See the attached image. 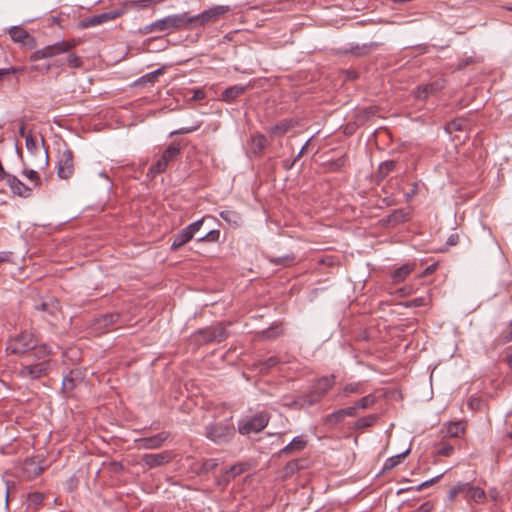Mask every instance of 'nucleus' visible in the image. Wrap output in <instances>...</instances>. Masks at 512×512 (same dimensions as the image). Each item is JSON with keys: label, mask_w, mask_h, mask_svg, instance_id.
<instances>
[{"label": "nucleus", "mask_w": 512, "mask_h": 512, "mask_svg": "<svg viewBox=\"0 0 512 512\" xmlns=\"http://www.w3.org/2000/svg\"><path fill=\"white\" fill-rule=\"evenodd\" d=\"M279 360L277 357H269L268 359H266L265 361L261 362L259 364V371L261 373H265L267 372L268 370H270L271 368H273L274 366H276L278 364Z\"/></svg>", "instance_id": "a19ab883"}, {"label": "nucleus", "mask_w": 512, "mask_h": 512, "mask_svg": "<svg viewBox=\"0 0 512 512\" xmlns=\"http://www.w3.org/2000/svg\"><path fill=\"white\" fill-rule=\"evenodd\" d=\"M193 237L190 235L186 228L180 230L173 239L171 244V250L176 251L186 243H188Z\"/></svg>", "instance_id": "5701e85b"}, {"label": "nucleus", "mask_w": 512, "mask_h": 512, "mask_svg": "<svg viewBox=\"0 0 512 512\" xmlns=\"http://www.w3.org/2000/svg\"><path fill=\"white\" fill-rule=\"evenodd\" d=\"M119 320V314L118 313H110L105 314L101 316V318L96 320V329H108L110 326H112L114 323H116Z\"/></svg>", "instance_id": "a878e982"}, {"label": "nucleus", "mask_w": 512, "mask_h": 512, "mask_svg": "<svg viewBox=\"0 0 512 512\" xmlns=\"http://www.w3.org/2000/svg\"><path fill=\"white\" fill-rule=\"evenodd\" d=\"M219 215L224 221L230 225H233L234 227H240L242 225V217L237 211L223 210Z\"/></svg>", "instance_id": "393cba45"}, {"label": "nucleus", "mask_w": 512, "mask_h": 512, "mask_svg": "<svg viewBox=\"0 0 512 512\" xmlns=\"http://www.w3.org/2000/svg\"><path fill=\"white\" fill-rule=\"evenodd\" d=\"M38 338L32 330H24L15 337L10 338L7 343V351L18 356H25L33 353L39 348Z\"/></svg>", "instance_id": "f03ea898"}, {"label": "nucleus", "mask_w": 512, "mask_h": 512, "mask_svg": "<svg viewBox=\"0 0 512 512\" xmlns=\"http://www.w3.org/2000/svg\"><path fill=\"white\" fill-rule=\"evenodd\" d=\"M396 167V162L394 160L384 161L379 165L377 171V177L379 179H384L391 171H393Z\"/></svg>", "instance_id": "72a5a7b5"}, {"label": "nucleus", "mask_w": 512, "mask_h": 512, "mask_svg": "<svg viewBox=\"0 0 512 512\" xmlns=\"http://www.w3.org/2000/svg\"><path fill=\"white\" fill-rule=\"evenodd\" d=\"M5 183L9 186L14 195L22 198H28L32 195L33 187L24 184L15 175L10 174L5 180Z\"/></svg>", "instance_id": "2eb2a0df"}, {"label": "nucleus", "mask_w": 512, "mask_h": 512, "mask_svg": "<svg viewBox=\"0 0 512 512\" xmlns=\"http://www.w3.org/2000/svg\"><path fill=\"white\" fill-rule=\"evenodd\" d=\"M321 398L322 397L313 389L311 392L299 396L290 406L297 408L309 407L319 402Z\"/></svg>", "instance_id": "6ab92c4d"}, {"label": "nucleus", "mask_w": 512, "mask_h": 512, "mask_svg": "<svg viewBox=\"0 0 512 512\" xmlns=\"http://www.w3.org/2000/svg\"><path fill=\"white\" fill-rule=\"evenodd\" d=\"M270 416L266 412H260L245 422L239 423L238 431L242 435L261 432L269 422Z\"/></svg>", "instance_id": "0eeeda50"}, {"label": "nucleus", "mask_w": 512, "mask_h": 512, "mask_svg": "<svg viewBox=\"0 0 512 512\" xmlns=\"http://www.w3.org/2000/svg\"><path fill=\"white\" fill-rule=\"evenodd\" d=\"M8 33L11 39L16 43L26 45L29 43V41H33V38L30 36V34L20 26L10 27Z\"/></svg>", "instance_id": "412c9836"}, {"label": "nucleus", "mask_w": 512, "mask_h": 512, "mask_svg": "<svg viewBox=\"0 0 512 512\" xmlns=\"http://www.w3.org/2000/svg\"><path fill=\"white\" fill-rule=\"evenodd\" d=\"M466 125H467V122L465 120H463V119H456V120L451 121L448 124L447 130L449 132L461 131V130H464Z\"/></svg>", "instance_id": "37998d69"}, {"label": "nucleus", "mask_w": 512, "mask_h": 512, "mask_svg": "<svg viewBox=\"0 0 512 512\" xmlns=\"http://www.w3.org/2000/svg\"><path fill=\"white\" fill-rule=\"evenodd\" d=\"M465 425L463 422H450L446 428V435L458 438L464 434Z\"/></svg>", "instance_id": "7c9ffc66"}, {"label": "nucleus", "mask_w": 512, "mask_h": 512, "mask_svg": "<svg viewBox=\"0 0 512 512\" xmlns=\"http://www.w3.org/2000/svg\"><path fill=\"white\" fill-rule=\"evenodd\" d=\"M458 494H461V483L458 485L453 486L449 489L448 492V498L449 500L453 501L457 497Z\"/></svg>", "instance_id": "603ef678"}, {"label": "nucleus", "mask_w": 512, "mask_h": 512, "mask_svg": "<svg viewBox=\"0 0 512 512\" xmlns=\"http://www.w3.org/2000/svg\"><path fill=\"white\" fill-rule=\"evenodd\" d=\"M25 146L31 154H33L35 157H39L37 162L34 163L35 166H37L39 169H43L48 166V151L46 149L39 148L36 138L31 133L27 134L26 136Z\"/></svg>", "instance_id": "9d476101"}, {"label": "nucleus", "mask_w": 512, "mask_h": 512, "mask_svg": "<svg viewBox=\"0 0 512 512\" xmlns=\"http://www.w3.org/2000/svg\"><path fill=\"white\" fill-rule=\"evenodd\" d=\"M441 477V475L433 478V479H430L428 481H425L423 483H421L420 485L417 486V490L420 491L422 490L424 487H428L430 485H432L433 483H435L439 478Z\"/></svg>", "instance_id": "13d9d810"}, {"label": "nucleus", "mask_w": 512, "mask_h": 512, "mask_svg": "<svg viewBox=\"0 0 512 512\" xmlns=\"http://www.w3.org/2000/svg\"><path fill=\"white\" fill-rule=\"evenodd\" d=\"M376 402V397L373 394L366 395L359 399L355 404L357 405L358 409L365 410Z\"/></svg>", "instance_id": "58836bf2"}, {"label": "nucleus", "mask_w": 512, "mask_h": 512, "mask_svg": "<svg viewBox=\"0 0 512 512\" xmlns=\"http://www.w3.org/2000/svg\"><path fill=\"white\" fill-rule=\"evenodd\" d=\"M44 500V494L40 492H32L28 495V506L33 507L34 510L39 509Z\"/></svg>", "instance_id": "c9c22d12"}, {"label": "nucleus", "mask_w": 512, "mask_h": 512, "mask_svg": "<svg viewBox=\"0 0 512 512\" xmlns=\"http://www.w3.org/2000/svg\"><path fill=\"white\" fill-rule=\"evenodd\" d=\"M415 264H404L401 267L397 268L391 275L393 283H400L404 281L410 273L414 270Z\"/></svg>", "instance_id": "4be33fe9"}, {"label": "nucleus", "mask_w": 512, "mask_h": 512, "mask_svg": "<svg viewBox=\"0 0 512 512\" xmlns=\"http://www.w3.org/2000/svg\"><path fill=\"white\" fill-rule=\"evenodd\" d=\"M435 269H436V264H431L430 266H428V267L424 270L423 275H425V276H426V275H429V274H431L432 272H434V271H435Z\"/></svg>", "instance_id": "0e129e2a"}, {"label": "nucleus", "mask_w": 512, "mask_h": 512, "mask_svg": "<svg viewBox=\"0 0 512 512\" xmlns=\"http://www.w3.org/2000/svg\"><path fill=\"white\" fill-rule=\"evenodd\" d=\"M181 152V146L179 143L170 144L162 153L161 157L153 164L148 171V175L155 177L157 174L164 173Z\"/></svg>", "instance_id": "423d86ee"}, {"label": "nucleus", "mask_w": 512, "mask_h": 512, "mask_svg": "<svg viewBox=\"0 0 512 512\" xmlns=\"http://www.w3.org/2000/svg\"><path fill=\"white\" fill-rule=\"evenodd\" d=\"M230 11V7L227 5H217L214 7H211L202 13L189 17L190 24L191 23H198L199 25H205L210 22H215L218 20L221 16L228 13Z\"/></svg>", "instance_id": "1a4fd4ad"}, {"label": "nucleus", "mask_w": 512, "mask_h": 512, "mask_svg": "<svg viewBox=\"0 0 512 512\" xmlns=\"http://www.w3.org/2000/svg\"><path fill=\"white\" fill-rule=\"evenodd\" d=\"M409 451L410 450L407 449L403 453L388 458L384 463L383 470H391L396 467L408 455Z\"/></svg>", "instance_id": "f704fd0d"}, {"label": "nucleus", "mask_w": 512, "mask_h": 512, "mask_svg": "<svg viewBox=\"0 0 512 512\" xmlns=\"http://www.w3.org/2000/svg\"><path fill=\"white\" fill-rule=\"evenodd\" d=\"M155 3H157V0H137L135 1V6L139 8H147Z\"/></svg>", "instance_id": "5fc2aeb1"}, {"label": "nucleus", "mask_w": 512, "mask_h": 512, "mask_svg": "<svg viewBox=\"0 0 512 512\" xmlns=\"http://www.w3.org/2000/svg\"><path fill=\"white\" fill-rule=\"evenodd\" d=\"M171 460L169 452L164 451L156 454H144L141 457V462L147 469H153L162 466Z\"/></svg>", "instance_id": "dca6fc26"}, {"label": "nucleus", "mask_w": 512, "mask_h": 512, "mask_svg": "<svg viewBox=\"0 0 512 512\" xmlns=\"http://www.w3.org/2000/svg\"><path fill=\"white\" fill-rule=\"evenodd\" d=\"M280 331L278 327H272L263 332V337L267 339L275 338L279 335Z\"/></svg>", "instance_id": "864d4df0"}, {"label": "nucleus", "mask_w": 512, "mask_h": 512, "mask_svg": "<svg viewBox=\"0 0 512 512\" xmlns=\"http://www.w3.org/2000/svg\"><path fill=\"white\" fill-rule=\"evenodd\" d=\"M50 356L51 349L46 344H41L21 362L17 371L18 376L27 380H36L46 376L52 367Z\"/></svg>", "instance_id": "f257e3e1"}, {"label": "nucleus", "mask_w": 512, "mask_h": 512, "mask_svg": "<svg viewBox=\"0 0 512 512\" xmlns=\"http://www.w3.org/2000/svg\"><path fill=\"white\" fill-rule=\"evenodd\" d=\"M57 175L61 179H69L74 173V156L70 148L59 150L57 161Z\"/></svg>", "instance_id": "6e6552de"}, {"label": "nucleus", "mask_w": 512, "mask_h": 512, "mask_svg": "<svg viewBox=\"0 0 512 512\" xmlns=\"http://www.w3.org/2000/svg\"><path fill=\"white\" fill-rule=\"evenodd\" d=\"M220 237L219 230H210L203 237L198 239V242L208 241V242H217Z\"/></svg>", "instance_id": "a18cd8bd"}, {"label": "nucleus", "mask_w": 512, "mask_h": 512, "mask_svg": "<svg viewBox=\"0 0 512 512\" xmlns=\"http://www.w3.org/2000/svg\"><path fill=\"white\" fill-rule=\"evenodd\" d=\"M204 219H205V217H203L185 227L192 237H194V235L201 229Z\"/></svg>", "instance_id": "de8ad7c7"}, {"label": "nucleus", "mask_w": 512, "mask_h": 512, "mask_svg": "<svg viewBox=\"0 0 512 512\" xmlns=\"http://www.w3.org/2000/svg\"><path fill=\"white\" fill-rule=\"evenodd\" d=\"M121 15V12L119 11H108L103 12L98 15H93L91 17L85 18L79 23V27L82 29L89 28V27H95L98 25H101L103 23L112 21L119 17Z\"/></svg>", "instance_id": "ddd939ff"}, {"label": "nucleus", "mask_w": 512, "mask_h": 512, "mask_svg": "<svg viewBox=\"0 0 512 512\" xmlns=\"http://www.w3.org/2000/svg\"><path fill=\"white\" fill-rule=\"evenodd\" d=\"M341 410H342L344 417H354L357 415V411L359 409H358L357 405L355 404L354 406L343 408Z\"/></svg>", "instance_id": "3c124183"}, {"label": "nucleus", "mask_w": 512, "mask_h": 512, "mask_svg": "<svg viewBox=\"0 0 512 512\" xmlns=\"http://www.w3.org/2000/svg\"><path fill=\"white\" fill-rule=\"evenodd\" d=\"M426 304H427V298H425V297L414 298V299H411V300H408V301L402 303V305L407 308L420 307V306H424Z\"/></svg>", "instance_id": "c03bdc74"}, {"label": "nucleus", "mask_w": 512, "mask_h": 512, "mask_svg": "<svg viewBox=\"0 0 512 512\" xmlns=\"http://www.w3.org/2000/svg\"><path fill=\"white\" fill-rule=\"evenodd\" d=\"M443 89V84L440 81H435L426 85L418 86L414 91V96L417 99L425 100L429 95L436 94Z\"/></svg>", "instance_id": "a211bd4d"}, {"label": "nucleus", "mask_w": 512, "mask_h": 512, "mask_svg": "<svg viewBox=\"0 0 512 512\" xmlns=\"http://www.w3.org/2000/svg\"><path fill=\"white\" fill-rule=\"evenodd\" d=\"M489 495L492 499L496 500L498 497V491L495 488L489 490Z\"/></svg>", "instance_id": "338daca9"}, {"label": "nucleus", "mask_w": 512, "mask_h": 512, "mask_svg": "<svg viewBox=\"0 0 512 512\" xmlns=\"http://www.w3.org/2000/svg\"><path fill=\"white\" fill-rule=\"evenodd\" d=\"M437 452L439 455L448 457L454 452V447L449 443H442Z\"/></svg>", "instance_id": "8fccbe9b"}, {"label": "nucleus", "mask_w": 512, "mask_h": 512, "mask_svg": "<svg viewBox=\"0 0 512 512\" xmlns=\"http://www.w3.org/2000/svg\"><path fill=\"white\" fill-rule=\"evenodd\" d=\"M461 494L466 500H473L476 503H482L486 499V493L483 489L469 483H461Z\"/></svg>", "instance_id": "f3484780"}, {"label": "nucleus", "mask_w": 512, "mask_h": 512, "mask_svg": "<svg viewBox=\"0 0 512 512\" xmlns=\"http://www.w3.org/2000/svg\"><path fill=\"white\" fill-rule=\"evenodd\" d=\"M334 385V377H322L320 378L316 384L314 385L313 389L321 396L323 397Z\"/></svg>", "instance_id": "b1692460"}, {"label": "nucleus", "mask_w": 512, "mask_h": 512, "mask_svg": "<svg viewBox=\"0 0 512 512\" xmlns=\"http://www.w3.org/2000/svg\"><path fill=\"white\" fill-rule=\"evenodd\" d=\"M457 241H458V236L457 235H451L448 239V244L450 245H456L457 244Z\"/></svg>", "instance_id": "69168bd1"}, {"label": "nucleus", "mask_w": 512, "mask_h": 512, "mask_svg": "<svg viewBox=\"0 0 512 512\" xmlns=\"http://www.w3.org/2000/svg\"><path fill=\"white\" fill-rule=\"evenodd\" d=\"M189 24L190 20L187 13L173 14L144 26L140 31L142 34L166 32L184 28Z\"/></svg>", "instance_id": "7ed1b4c3"}, {"label": "nucleus", "mask_w": 512, "mask_h": 512, "mask_svg": "<svg viewBox=\"0 0 512 512\" xmlns=\"http://www.w3.org/2000/svg\"><path fill=\"white\" fill-rule=\"evenodd\" d=\"M344 419H345V417H344V415L342 413V410L339 409V410H336V411L326 415L323 418V423L325 425L330 426V427H334L337 424L341 423Z\"/></svg>", "instance_id": "2f4dec72"}, {"label": "nucleus", "mask_w": 512, "mask_h": 512, "mask_svg": "<svg viewBox=\"0 0 512 512\" xmlns=\"http://www.w3.org/2000/svg\"><path fill=\"white\" fill-rule=\"evenodd\" d=\"M309 144V141H307L304 146L302 147V149L300 150V152L298 153V155L295 157V159L293 160L292 164L290 166H288L287 168L290 169L292 167V165H294V163L303 155L304 153V150L306 149V147L308 146Z\"/></svg>", "instance_id": "052dcab7"}, {"label": "nucleus", "mask_w": 512, "mask_h": 512, "mask_svg": "<svg viewBox=\"0 0 512 512\" xmlns=\"http://www.w3.org/2000/svg\"><path fill=\"white\" fill-rule=\"evenodd\" d=\"M34 307L36 310L43 312L45 314L44 319L50 323L60 313L59 302L54 297L43 299L39 304H35Z\"/></svg>", "instance_id": "9b49d317"}, {"label": "nucleus", "mask_w": 512, "mask_h": 512, "mask_svg": "<svg viewBox=\"0 0 512 512\" xmlns=\"http://www.w3.org/2000/svg\"><path fill=\"white\" fill-rule=\"evenodd\" d=\"M14 70L12 68H3V69H0V81L3 80V77L8 75V74H11L13 73Z\"/></svg>", "instance_id": "e2e57ef3"}, {"label": "nucleus", "mask_w": 512, "mask_h": 512, "mask_svg": "<svg viewBox=\"0 0 512 512\" xmlns=\"http://www.w3.org/2000/svg\"><path fill=\"white\" fill-rule=\"evenodd\" d=\"M267 143L266 137L262 134H258L252 137L251 150L254 154H261Z\"/></svg>", "instance_id": "473e14b6"}, {"label": "nucleus", "mask_w": 512, "mask_h": 512, "mask_svg": "<svg viewBox=\"0 0 512 512\" xmlns=\"http://www.w3.org/2000/svg\"><path fill=\"white\" fill-rule=\"evenodd\" d=\"M410 218H411V213L409 211H406L403 209H398V210L393 211L388 216V222L392 225H397V224L404 223V222L410 220Z\"/></svg>", "instance_id": "bb28decb"}, {"label": "nucleus", "mask_w": 512, "mask_h": 512, "mask_svg": "<svg viewBox=\"0 0 512 512\" xmlns=\"http://www.w3.org/2000/svg\"><path fill=\"white\" fill-rule=\"evenodd\" d=\"M197 333L203 336L205 342H221L228 336L226 328L222 324L201 329Z\"/></svg>", "instance_id": "4468645a"}, {"label": "nucleus", "mask_w": 512, "mask_h": 512, "mask_svg": "<svg viewBox=\"0 0 512 512\" xmlns=\"http://www.w3.org/2000/svg\"><path fill=\"white\" fill-rule=\"evenodd\" d=\"M306 443L302 436H297L281 450V453L288 454L294 450L300 451L305 448Z\"/></svg>", "instance_id": "c756f323"}, {"label": "nucleus", "mask_w": 512, "mask_h": 512, "mask_svg": "<svg viewBox=\"0 0 512 512\" xmlns=\"http://www.w3.org/2000/svg\"><path fill=\"white\" fill-rule=\"evenodd\" d=\"M22 175L26 177L30 182H32L33 188L39 187L41 185V179L35 170L25 168L22 171Z\"/></svg>", "instance_id": "e433bc0d"}, {"label": "nucleus", "mask_w": 512, "mask_h": 512, "mask_svg": "<svg viewBox=\"0 0 512 512\" xmlns=\"http://www.w3.org/2000/svg\"><path fill=\"white\" fill-rule=\"evenodd\" d=\"M168 432H161L150 437L139 438L134 441L137 449H158L168 439Z\"/></svg>", "instance_id": "f8f14e48"}, {"label": "nucleus", "mask_w": 512, "mask_h": 512, "mask_svg": "<svg viewBox=\"0 0 512 512\" xmlns=\"http://www.w3.org/2000/svg\"><path fill=\"white\" fill-rule=\"evenodd\" d=\"M433 508L432 503L425 502L417 508V512H430Z\"/></svg>", "instance_id": "4d7b16f0"}, {"label": "nucleus", "mask_w": 512, "mask_h": 512, "mask_svg": "<svg viewBox=\"0 0 512 512\" xmlns=\"http://www.w3.org/2000/svg\"><path fill=\"white\" fill-rule=\"evenodd\" d=\"M79 42L77 40H63L56 42L52 45L45 46L41 49L36 50L31 54V61H39L41 59H47L54 57L56 55L69 52L73 48H75Z\"/></svg>", "instance_id": "39448f33"}, {"label": "nucleus", "mask_w": 512, "mask_h": 512, "mask_svg": "<svg viewBox=\"0 0 512 512\" xmlns=\"http://www.w3.org/2000/svg\"><path fill=\"white\" fill-rule=\"evenodd\" d=\"M67 64L72 68H80L83 64L82 60L74 53L67 56Z\"/></svg>", "instance_id": "09e8293b"}, {"label": "nucleus", "mask_w": 512, "mask_h": 512, "mask_svg": "<svg viewBox=\"0 0 512 512\" xmlns=\"http://www.w3.org/2000/svg\"><path fill=\"white\" fill-rule=\"evenodd\" d=\"M248 86L233 85L226 88L221 94V100L226 103H232L235 99L243 95L247 91Z\"/></svg>", "instance_id": "aec40b11"}, {"label": "nucleus", "mask_w": 512, "mask_h": 512, "mask_svg": "<svg viewBox=\"0 0 512 512\" xmlns=\"http://www.w3.org/2000/svg\"><path fill=\"white\" fill-rule=\"evenodd\" d=\"M72 375H73V371H71L68 375H66L63 378V381H62V391L65 394L70 393L76 387L75 379L73 378Z\"/></svg>", "instance_id": "4c0bfd02"}, {"label": "nucleus", "mask_w": 512, "mask_h": 512, "mask_svg": "<svg viewBox=\"0 0 512 512\" xmlns=\"http://www.w3.org/2000/svg\"><path fill=\"white\" fill-rule=\"evenodd\" d=\"M200 127H201V122H196L192 126L182 127V128L172 131L170 133V136L192 133V132L198 130Z\"/></svg>", "instance_id": "79ce46f5"}, {"label": "nucleus", "mask_w": 512, "mask_h": 512, "mask_svg": "<svg viewBox=\"0 0 512 512\" xmlns=\"http://www.w3.org/2000/svg\"><path fill=\"white\" fill-rule=\"evenodd\" d=\"M235 435V427L230 419L213 422L205 426V436L215 444H226Z\"/></svg>", "instance_id": "20e7f679"}, {"label": "nucleus", "mask_w": 512, "mask_h": 512, "mask_svg": "<svg viewBox=\"0 0 512 512\" xmlns=\"http://www.w3.org/2000/svg\"><path fill=\"white\" fill-rule=\"evenodd\" d=\"M293 126V123L291 120H288V119H284L282 121H280L279 123L271 126L268 131L273 134V135H276V136H282L284 135L286 132H288Z\"/></svg>", "instance_id": "c85d7f7f"}, {"label": "nucleus", "mask_w": 512, "mask_h": 512, "mask_svg": "<svg viewBox=\"0 0 512 512\" xmlns=\"http://www.w3.org/2000/svg\"><path fill=\"white\" fill-rule=\"evenodd\" d=\"M23 469L29 478L37 476L42 472V468L35 465L32 461H25V467Z\"/></svg>", "instance_id": "ea45409f"}, {"label": "nucleus", "mask_w": 512, "mask_h": 512, "mask_svg": "<svg viewBox=\"0 0 512 512\" xmlns=\"http://www.w3.org/2000/svg\"><path fill=\"white\" fill-rule=\"evenodd\" d=\"M19 135L26 139L27 134L25 132V124L23 122H22V124H21V126L19 128Z\"/></svg>", "instance_id": "774afa93"}, {"label": "nucleus", "mask_w": 512, "mask_h": 512, "mask_svg": "<svg viewBox=\"0 0 512 512\" xmlns=\"http://www.w3.org/2000/svg\"><path fill=\"white\" fill-rule=\"evenodd\" d=\"M377 419H378V416L375 414L363 416L354 422L351 429L362 430V429L371 427L376 423Z\"/></svg>", "instance_id": "cd10ccee"}, {"label": "nucleus", "mask_w": 512, "mask_h": 512, "mask_svg": "<svg viewBox=\"0 0 512 512\" xmlns=\"http://www.w3.org/2000/svg\"><path fill=\"white\" fill-rule=\"evenodd\" d=\"M360 392H361V384L360 383H349L342 390V393L345 396L353 394V393H360Z\"/></svg>", "instance_id": "49530a36"}, {"label": "nucleus", "mask_w": 512, "mask_h": 512, "mask_svg": "<svg viewBox=\"0 0 512 512\" xmlns=\"http://www.w3.org/2000/svg\"><path fill=\"white\" fill-rule=\"evenodd\" d=\"M503 343H508L512 341V320L509 324V331L502 336Z\"/></svg>", "instance_id": "6e6d98bb"}, {"label": "nucleus", "mask_w": 512, "mask_h": 512, "mask_svg": "<svg viewBox=\"0 0 512 512\" xmlns=\"http://www.w3.org/2000/svg\"><path fill=\"white\" fill-rule=\"evenodd\" d=\"M51 68V65L50 64H47V65H44L43 67L42 66H39V65H35V66H32L31 69L32 70H36V71H44V72H48Z\"/></svg>", "instance_id": "680f3d73"}, {"label": "nucleus", "mask_w": 512, "mask_h": 512, "mask_svg": "<svg viewBox=\"0 0 512 512\" xmlns=\"http://www.w3.org/2000/svg\"><path fill=\"white\" fill-rule=\"evenodd\" d=\"M205 98V92L201 89L194 90L193 100H202Z\"/></svg>", "instance_id": "bf43d9fd"}]
</instances>
